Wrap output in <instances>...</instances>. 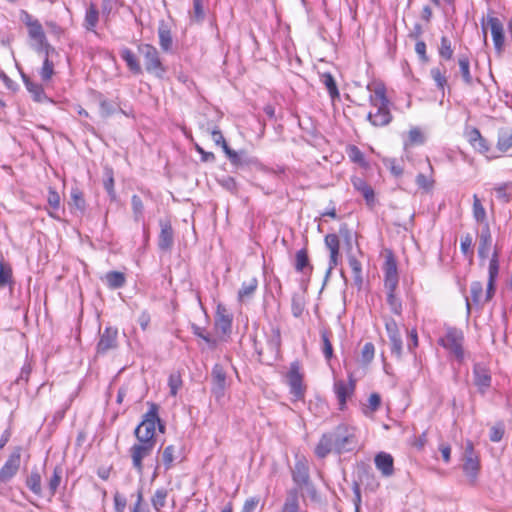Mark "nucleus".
<instances>
[{"label":"nucleus","mask_w":512,"mask_h":512,"mask_svg":"<svg viewBox=\"0 0 512 512\" xmlns=\"http://www.w3.org/2000/svg\"><path fill=\"white\" fill-rule=\"evenodd\" d=\"M358 444L354 427L339 424L324 433L317 443L314 453L319 459L326 458L330 453L341 455L353 451Z\"/></svg>","instance_id":"obj_1"},{"label":"nucleus","mask_w":512,"mask_h":512,"mask_svg":"<svg viewBox=\"0 0 512 512\" xmlns=\"http://www.w3.org/2000/svg\"><path fill=\"white\" fill-rule=\"evenodd\" d=\"M499 250L495 249L488 266V281L485 297L483 298V284L480 281H473L470 285L471 301L477 308H482L483 304L489 302L496 291V280L499 273Z\"/></svg>","instance_id":"obj_2"},{"label":"nucleus","mask_w":512,"mask_h":512,"mask_svg":"<svg viewBox=\"0 0 512 512\" xmlns=\"http://www.w3.org/2000/svg\"><path fill=\"white\" fill-rule=\"evenodd\" d=\"M370 104L377 109L375 113L369 112L367 120L375 127H383L392 121V114L389 110V100L383 86L375 88L374 93L369 97Z\"/></svg>","instance_id":"obj_3"},{"label":"nucleus","mask_w":512,"mask_h":512,"mask_svg":"<svg viewBox=\"0 0 512 512\" xmlns=\"http://www.w3.org/2000/svg\"><path fill=\"white\" fill-rule=\"evenodd\" d=\"M156 423L159 424L160 431H163L164 426L161 424L158 416V406L154 403H151L149 410L143 416L142 422L136 427L134 431L136 439L156 443Z\"/></svg>","instance_id":"obj_4"},{"label":"nucleus","mask_w":512,"mask_h":512,"mask_svg":"<svg viewBox=\"0 0 512 512\" xmlns=\"http://www.w3.org/2000/svg\"><path fill=\"white\" fill-rule=\"evenodd\" d=\"M481 25L484 41L486 42L487 40V29L489 28L492 35L494 48L498 54H501L505 45L504 26L501 20L493 15H488L486 21L484 18L481 20Z\"/></svg>","instance_id":"obj_5"},{"label":"nucleus","mask_w":512,"mask_h":512,"mask_svg":"<svg viewBox=\"0 0 512 512\" xmlns=\"http://www.w3.org/2000/svg\"><path fill=\"white\" fill-rule=\"evenodd\" d=\"M138 51L143 56L146 71L157 77H162L165 73V68L160 60L157 49L151 44H140Z\"/></svg>","instance_id":"obj_6"},{"label":"nucleus","mask_w":512,"mask_h":512,"mask_svg":"<svg viewBox=\"0 0 512 512\" xmlns=\"http://www.w3.org/2000/svg\"><path fill=\"white\" fill-rule=\"evenodd\" d=\"M26 17V25L28 27L29 37L35 41L34 49L38 53H55V48L47 42L41 23L37 19H32L29 15Z\"/></svg>","instance_id":"obj_7"},{"label":"nucleus","mask_w":512,"mask_h":512,"mask_svg":"<svg viewBox=\"0 0 512 512\" xmlns=\"http://www.w3.org/2000/svg\"><path fill=\"white\" fill-rule=\"evenodd\" d=\"M463 339L464 336L461 330L449 327L445 336L439 339V344L450 350L457 359L461 360L464 356Z\"/></svg>","instance_id":"obj_8"},{"label":"nucleus","mask_w":512,"mask_h":512,"mask_svg":"<svg viewBox=\"0 0 512 512\" xmlns=\"http://www.w3.org/2000/svg\"><path fill=\"white\" fill-rule=\"evenodd\" d=\"M156 446V443L137 440L129 449V454L132 459L134 469L142 474L143 473V460L150 456Z\"/></svg>","instance_id":"obj_9"},{"label":"nucleus","mask_w":512,"mask_h":512,"mask_svg":"<svg viewBox=\"0 0 512 512\" xmlns=\"http://www.w3.org/2000/svg\"><path fill=\"white\" fill-rule=\"evenodd\" d=\"M211 392L217 401H220L229 386L225 369L220 364H215L211 371Z\"/></svg>","instance_id":"obj_10"},{"label":"nucleus","mask_w":512,"mask_h":512,"mask_svg":"<svg viewBox=\"0 0 512 512\" xmlns=\"http://www.w3.org/2000/svg\"><path fill=\"white\" fill-rule=\"evenodd\" d=\"M384 287L397 289L399 283V275L397 261L391 250H386L385 261L383 264Z\"/></svg>","instance_id":"obj_11"},{"label":"nucleus","mask_w":512,"mask_h":512,"mask_svg":"<svg viewBox=\"0 0 512 512\" xmlns=\"http://www.w3.org/2000/svg\"><path fill=\"white\" fill-rule=\"evenodd\" d=\"M287 383L290 387V393L296 400H301L305 395V386L303 384V375L300 373L298 362H293L287 373Z\"/></svg>","instance_id":"obj_12"},{"label":"nucleus","mask_w":512,"mask_h":512,"mask_svg":"<svg viewBox=\"0 0 512 512\" xmlns=\"http://www.w3.org/2000/svg\"><path fill=\"white\" fill-rule=\"evenodd\" d=\"M118 347V329L116 327L107 326L100 333L99 341L96 346L97 355H105L109 351Z\"/></svg>","instance_id":"obj_13"},{"label":"nucleus","mask_w":512,"mask_h":512,"mask_svg":"<svg viewBox=\"0 0 512 512\" xmlns=\"http://www.w3.org/2000/svg\"><path fill=\"white\" fill-rule=\"evenodd\" d=\"M385 328L391 344V352L397 359H401L403 342L396 321L391 317H384Z\"/></svg>","instance_id":"obj_14"},{"label":"nucleus","mask_w":512,"mask_h":512,"mask_svg":"<svg viewBox=\"0 0 512 512\" xmlns=\"http://www.w3.org/2000/svg\"><path fill=\"white\" fill-rule=\"evenodd\" d=\"M21 447H16L9 455L3 467L0 469V482H8L11 480L20 468Z\"/></svg>","instance_id":"obj_15"},{"label":"nucleus","mask_w":512,"mask_h":512,"mask_svg":"<svg viewBox=\"0 0 512 512\" xmlns=\"http://www.w3.org/2000/svg\"><path fill=\"white\" fill-rule=\"evenodd\" d=\"M492 377L490 370L483 364L476 363L473 367V383L480 394L484 395L490 388Z\"/></svg>","instance_id":"obj_16"},{"label":"nucleus","mask_w":512,"mask_h":512,"mask_svg":"<svg viewBox=\"0 0 512 512\" xmlns=\"http://www.w3.org/2000/svg\"><path fill=\"white\" fill-rule=\"evenodd\" d=\"M355 390V379L352 374L349 375V383L344 380L334 382V392L339 402V409L343 410L346 406L347 399L351 397Z\"/></svg>","instance_id":"obj_17"},{"label":"nucleus","mask_w":512,"mask_h":512,"mask_svg":"<svg viewBox=\"0 0 512 512\" xmlns=\"http://www.w3.org/2000/svg\"><path fill=\"white\" fill-rule=\"evenodd\" d=\"M225 154L231 164L237 168L244 166H257L259 164L258 159L249 155L245 150L235 151L230 147H225Z\"/></svg>","instance_id":"obj_18"},{"label":"nucleus","mask_w":512,"mask_h":512,"mask_svg":"<svg viewBox=\"0 0 512 512\" xmlns=\"http://www.w3.org/2000/svg\"><path fill=\"white\" fill-rule=\"evenodd\" d=\"M161 231L158 238V247L162 251H170L174 244V231L170 221L160 220Z\"/></svg>","instance_id":"obj_19"},{"label":"nucleus","mask_w":512,"mask_h":512,"mask_svg":"<svg viewBox=\"0 0 512 512\" xmlns=\"http://www.w3.org/2000/svg\"><path fill=\"white\" fill-rule=\"evenodd\" d=\"M232 319V315L224 306H217L215 316V328L217 331H220L224 335L229 334L231 332Z\"/></svg>","instance_id":"obj_20"},{"label":"nucleus","mask_w":512,"mask_h":512,"mask_svg":"<svg viewBox=\"0 0 512 512\" xmlns=\"http://www.w3.org/2000/svg\"><path fill=\"white\" fill-rule=\"evenodd\" d=\"M463 470L472 482L475 481L477 472L479 470V462L478 459L474 457V449L471 443H468L466 447Z\"/></svg>","instance_id":"obj_21"},{"label":"nucleus","mask_w":512,"mask_h":512,"mask_svg":"<svg viewBox=\"0 0 512 512\" xmlns=\"http://www.w3.org/2000/svg\"><path fill=\"white\" fill-rule=\"evenodd\" d=\"M374 462L383 477H391L394 474V459L389 453L379 452Z\"/></svg>","instance_id":"obj_22"},{"label":"nucleus","mask_w":512,"mask_h":512,"mask_svg":"<svg viewBox=\"0 0 512 512\" xmlns=\"http://www.w3.org/2000/svg\"><path fill=\"white\" fill-rule=\"evenodd\" d=\"M324 241H325L326 247L330 251L329 269H328V273H329L338 264L340 243H339V238L336 234H327L325 236Z\"/></svg>","instance_id":"obj_23"},{"label":"nucleus","mask_w":512,"mask_h":512,"mask_svg":"<svg viewBox=\"0 0 512 512\" xmlns=\"http://www.w3.org/2000/svg\"><path fill=\"white\" fill-rule=\"evenodd\" d=\"M491 245H492V236H491L489 226L486 223V225L482 229L480 237H479L478 256L480 259L484 260L488 257Z\"/></svg>","instance_id":"obj_24"},{"label":"nucleus","mask_w":512,"mask_h":512,"mask_svg":"<svg viewBox=\"0 0 512 512\" xmlns=\"http://www.w3.org/2000/svg\"><path fill=\"white\" fill-rule=\"evenodd\" d=\"M159 45L164 52L172 50L173 39L171 29L165 21H160L158 27Z\"/></svg>","instance_id":"obj_25"},{"label":"nucleus","mask_w":512,"mask_h":512,"mask_svg":"<svg viewBox=\"0 0 512 512\" xmlns=\"http://www.w3.org/2000/svg\"><path fill=\"white\" fill-rule=\"evenodd\" d=\"M353 187L362 194L366 203L372 205L375 201V193L373 188L362 178L354 177L352 179Z\"/></svg>","instance_id":"obj_26"},{"label":"nucleus","mask_w":512,"mask_h":512,"mask_svg":"<svg viewBox=\"0 0 512 512\" xmlns=\"http://www.w3.org/2000/svg\"><path fill=\"white\" fill-rule=\"evenodd\" d=\"M23 82L26 89L31 93L34 101L43 103L48 100L42 85L33 82L28 76L22 74Z\"/></svg>","instance_id":"obj_27"},{"label":"nucleus","mask_w":512,"mask_h":512,"mask_svg":"<svg viewBox=\"0 0 512 512\" xmlns=\"http://www.w3.org/2000/svg\"><path fill=\"white\" fill-rule=\"evenodd\" d=\"M447 70L446 67L440 63L439 66L433 67L430 70V76L435 82V86L438 90L444 93L445 88L448 86V78H447Z\"/></svg>","instance_id":"obj_28"},{"label":"nucleus","mask_w":512,"mask_h":512,"mask_svg":"<svg viewBox=\"0 0 512 512\" xmlns=\"http://www.w3.org/2000/svg\"><path fill=\"white\" fill-rule=\"evenodd\" d=\"M459 65V72L465 85L471 87L474 84V79L470 71V60L466 54H461L457 59Z\"/></svg>","instance_id":"obj_29"},{"label":"nucleus","mask_w":512,"mask_h":512,"mask_svg":"<svg viewBox=\"0 0 512 512\" xmlns=\"http://www.w3.org/2000/svg\"><path fill=\"white\" fill-rule=\"evenodd\" d=\"M120 56L133 74L139 75L142 73V68L136 55L129 48H122L120 50Z\"/></svg>","instance_id":"obj_30"},{"label":"nucleus","mask_w":512,"mask_h":512,"mask_svg":"<svg viewBox=\"0 0 512 512\" xmlns=\"http://www.w3.org/2000/svg\"><path fill=\"white\" fill-rule=\"evenodd\" d=\"M26 486L27 488L35 495L42 496L43 495V489H42V477L40 472L34 468L32 469L30 475L26 478Z\"/></svg>","instance_id":"obj_31"},{"label":"nucleus","mask_w":512,"mask_h":512,"mask_svg":"<svg viewBox=\"0 0 512 512\" xmlns=\"http://www.w3.org/2000/svg\"><path fill=\"white\" fill-rule=\"evenodd\" d=\"M14 284L13 280V270L11 265L4 260L3 257L0 258V289L5 288L6 286H12Z\"/></svg>","instance_id":"obj_32"},{"label":"nucleus","mask_w":512,"mask_h":512,"mask_svg":"<svg viewBox=\"0 0 512 512\" xmlns=\"http://www.w3.org/2000/svg\"><path fill=\"white\" fill-rule=\"evenodd\" d=\"M103 280L110 289H119L126 284V276L123 272L109 271L105 274Z\"/></svg>","instance_id":"obj_33"},{"label":"nucleus","mask_w":512,"mask_h":512,"mask_svg":"<svg viewBox=\"0 0 512 512\" xmlns=\"http://www.w3.org/2000/svg\"><path fill=\"white\" fill-rule=\"evenodd\" d=\"M294 266L297 272L305 273L306 270H308L309 273L312 272L313 266L310 264L308 252L305 248L296 252Z\"/></svg>","instance_id":"obj_34"},{"label":"nucleus","mask_w":512,"mask_h":512,"mask_svg":"<svg viewBox=\"0 0 512 512\" xmlns=\"http://www.w3.org/2000/svg\"><path fill=\"white\" fill-rule=\"evenodd\" d=\"M348 264L352 271L354 284L358 290H361L363 286L362 265L360 261L357 260L356 257L353 255H350L348 257Z\"/></svg>","instance_id":"obj_35"},{"label":"nucleus","mask_w":512,"mask_h":512,"mask_svg":"<svg viewBox=\"0 0 512 512\" xmlns=\"http://www.w3.org/2000/svg\"><path fill=\"white\" fill-rule=\"evenodd\" d=\"M258 287V280L255 277L250 278L248 281H244L241 285V288L238 291V299L239 301H245L246 299H250Z\"/></svg>","instance_id":"obj_36"},{"label":"nucleus","mask_w":512,"mask_h":512,"mask_svg":"<svg viewBox=\"0 0 512 512\" xmlns=\"http://www.w3.org/2000/svg\"><path fill=\"white\" fill-rule=\"evenodd\" d=\"M280 347H281L280 329L278 327L272 328L271 335L269 336V338L267 340V349L272 356L277 357L280 352Z\"/></svg>","instance_id":"obj_37"},{"label":"nucleus","mask_w":512,"mask_h":512,"mask_svg":"<svg viewBox=\"0 0 512 512\" xmlns=\"http://www.w3.org/2000/svg\"><path fill=\"white\" fill-rule=\"evenodd\" d=\"M320 81L328 90L329 96L331 97L332 100L340 97L336 81L331 73H322L320 75Z\"/></svg>","instance_id":"obj_38"},{"label":"nucleus","mask_w":512,"mask_h":512,"mask_svg":"<svg viewBox=\"0 0 512 512\" xmlns=\"http://www.w3.org/2000/svg\"><path fill=\"white\" fill-rule=\"evenodd\" d=\"M99 20V11L94 4H91L85 14L84 27L88 31H95Z\"/></svg>","instance_id":"obj_39"},{"label":"nucleus","mask_w":512,"mask_h":512,"mask_svg":"<svg viewBox=\"0 0 512 512\" xmlns=\"http://www.w3.org/2000/svg\"><path fill=\"white\" fill-rule=\"evenodd\" d=\"M62 474H63L62 466H60V465L55 466L51 477L48 479V492H49L50 497H53L56 494V492L59 488V485L61 483Z\"/></svg>","instance_id":"obj_40"},{"label":"nucleus","mask_w":512,"mask_h":512,"mask_svg":"<svg viewBox=\"0 0 512 512\" xmlns=\"http://www.w3.org/2000/svg\"><path fill=\"white\" fill-rule=\"evenodd\" d=\"M497 149L506 152L512 148V129H502L498 133Z\"/></svg>","instance_id":"obj_41"},{"label":"nucleus","mask_w":512,"mask_h":512,"mask_svg":"<svg viewBox=\"0 0 512 512\" xmlns=\"http://www.w3.org/2000/svg\"><path fill=\"white\" fill-rule=\"evenodd\" d=\"M321 342H322V352L327 361H329L333 357V346L331 343L332 333L328 329H321Z\"/></svg>","instance_id":"obj_42"},{"label":"nucleus","mask_w":512,"mask_h":512,"mask_svg":"<svg viewBox=\"0 0 512 512\" xmlns=\"http://www.w3.org/2000/svg\"><path fill=\"white\" fill-rule=\"evenodd\" d=\"M293 480L298 485H305L309 481L308 468L302 462H297L293 470Z\"/></svg>","instance_id":"obj_43"},{"label":"nucleus","mask_w":512,"mask_h":512,"mask_svg":"<svg viewBox=\"0 0 512 512\" xmlns=\"http://www.w3.org/2000/svg\"><path fill=\"white\" fill-rule=\"evenodd\" d=\"M438 53L443 60L449 61L453 58L454 49L451 40L447 36L441 37Z\"/></svg>","instance_id":"obj_44"},{"label":"nucleus","mask_w":512,"mask_h":512,"mask_svg":"<svg viewBox=\"0 0 512 512\" xmlns=\"http://www.w3.org/2000/svg\"><path fill=\"white\" fill-rule=\"evenodd\" d=\"M425 142V136L422 133L421 129L418 127H414L409 130L408 133V139L404 143V148L407 149L408 147L414 146V145H422Z\"/></svg>","instance_id":"obj_45"},{"label":"nucleus","mask_w":512,"mask_h":512,"mask_svg":"<svg viewBox=\"0 0 512 512\" xmlns=\"http://www.w3.org/2000/svg\"><path fill=\"white\" fill-rule=\"evenodd\" d=\"M168 497V490L165 488H159L155 491L151 498V504L156 512H161V509L166 505V499Z\"/></svg>","instance_id":"obj_46"},{"label":"nucleus","mask_w":512,"mask_h":512,"mask_svg":"<svg viewBox=\"0 0 512 512\" xmlns=\"http://www.w3.org/2000/svg\"><path fill=\"white\" fill-rule=\"evenodd\" d=\"M387 290V303L391 309V311L396 315H401L402 313V303L399 298L396 297L395 291L396 289L385 288Z\"/></svg>","instance_id":"obj_47"},{"label":"nucleus","mask_w":512,"mask_h":512,"mask_svg":"<svg viewBox=\"0 0 512 512\" xmlns=\"http://www.w3.org/2000/svg\"><path fill=\"white\" fill-rule=\"evenodd\" d=\"M282 512H299V500L296 491H290L288 493Z\"/></svg>","instance_id":"obj_48"},{"label":"nucleus","mask_w":512,"mask_h":512,"mask_svg":"<svg viewBox=\"0 0 512 512\" xmlns=\"http://www.w3.org/2000/svg\"><path fill=\"white\" fill-rule=\"evenodd\" d=\"M44 53V60H43V66L40 70V77L43 81H49L53 74H54V64L52 61L49 60V56L51 53L47 54V52Z\"/></svg>","instance_id":"obj_49"},{"label":"nucleus","mask_w":512,"mask_h":512,"mask_svg":"<svg viewBox=\"0 0 512 512\" xmlns=\"http://www.w3.org/2000/svg\"><path fill=\"white\" fill-rule=\"evenodd\" d=\"M71 205L81 212H84L86 209V201L83 192L79 188L71 190Z\"/></svg>","instance_id":"obj_50"},{"label":"nucleus","mask_w":512,"mask_h":512,"mask_svg":"<svg viewBox=\"0 0 512 512\" xmlns=\"http://www.w3.org/2000/svg\"><path fill=\"white\" fill-rule=\"evenodd\" d=\"M305 309L304 297L300 294H294L291 300V311L294 317L298 318L303 314Z\"/></svg>","instance_id":"obj_51"},{"label":"nucleus","mask_w":512,"mask_h":512,"mask_svg":"<svg viewBox=\"0 0 512 512\" xmlns=\"http://www.w3.org/2000/svg\"><path fill=\"white\" fill-rule=\"evenodd\" d=\"M473 216L478 223L486 221V211L476 194L473 195Z\"/></svg>","instance_id":"obj_52"},{"label":"nucleus","mask_w":512,"mask_h":512,"mask_svg":"<svg viewBox=\"0 0 512 512\" xmlns=\"http://www.w3.org/2000/svg\"><path fill=\"white\" fill-rule=\"evenodd\" d=\"M193 2V9L190 13V17L192 21L195 22H201L205 18V11L203 2L204 0H192Z\"/></svg>","instance_id":"obj_53"},{"label":"nucleus","mask_w":512,"mask_h":512,"mask_svg":"<svg viewBox=\"0 0 512 512\" xmlns=\"http://www.w3.org/2000/svg\"><path fill=\"white\" fill-rule=\"evenodd\" d=\"M103 185L105 190L107 191L108 195L112 200L116 199V192L114 189V177H113V171L112 169L106 168L105 169V179L103 181Z\"/></svg>","instance_id":"obj_54"},{"label":"nucleus","mask_w":512,"mask_h":512,"mask_svg":"<svg viewBox=\"0 0 512 512\" xmlns=\"http://www.w3.org/2000/svg\"><path fill=\"white\" fill-rule=\"evenodd\" d=\"M131 205L135 221H140L143 217L144 204L138 195H133Z\"/></svg>","instance_id":"obj_55"},{"label":"nucleus","mask_w":512,"mask_h":512,"mask_svg":"<svg viewBox=\"0 0 512 512\" xmlns=\"http://www.w3.org/2000/svg\"><path fill=\"white\" fill-rule=\"evenodd\" d=\"M505 433V426L503 422H497L490 428L489 439L492 442H500Z\"/></svg>","instance_id":"obj_56"},{"label":"nucleus","mask_w":512,"mask_h":512,"mask_svg":"<svg viewBox=\"0 0 512 512\" xmlns=\"http://www.w3.org/2000/svg\"><path fill=\"white\" fill-rule=\"evenodd\" d=\"M168 385H169V388H170V394L172 396H176L177 395V392L178 390L181 388L182 386V379H181V375L178 373V372H175V373H172L170 376H169V379H168Z\"/></svg>","instance_id":"obj_57"},{"label":"nucleus","mask_w":512,"mask_h":512,"mask_svg":"<svg viewBox=\"0 0 512 512\" xmlns=\"http://www.w3.org/2000/svg\"><path fill=\"white\" fill-rule=\"evenodd\" d=\"M383 163L394 176L399 177L403 174V167L395 158L385 159Z\"/></svg>","instance_id":"obj_58"},{"label":"nucleus","mask_w":512,"mask_h":512,"mask_svg":"<svg viewBox=\"0 0 512 512\" xmlns=\"http://www.w3.org/2000/svg\"><path fill=\"white\" fill-rule=\"evenodd\" d=\"M117 110V107L116 105H114L113 102L107 100V99H102L100 101V114L102 117L104 118H107L111 115H113Z\"/></svg>","instance_id":"obj_59"},{"label":"nucleus","mask_w":512,"mask_h":512,"mask_svg":"<svg viewBox=\"0 0 512 512\" xmlns=\"http://www.w3.org/2000/svg\"><path fill=\"white\" fill-rule=\"evenodd\" d=\"M348 156L351 159V161L354 163H358L360 165L365 164L364 154L355 145H351L348 147Z\"/></svg>","instance_id":"obj_60"},{"label":"nucleus","mask_w":512,"mask_h":512,"mask_svg":"<svg viewBox=\"0 0 512 512\" xmlns=\"http://www.w3.org/2000/svg\"><path fill=\"white\" fill-rule=\"evenodd\" d=\"M374 353H375V347H374L373 343L367 342L362 348V352H361L362 362L366 365L369 364L374 358Z\"/></svg>","instance_id":"obj_61"},{"label":"nucleus","mask_w":512,"mask_h":512,"mask_svg":"<svg viewBox=\"0 0 512 512\" xmlns=\"http://www.w3.org/2000/svg\"><path fill=\"white\" fill-rule=\"evenodd\" d=\"M175 448L173 445L165 447L162 453V461L165 468L168 470L171 468L174 461Z\"/></svg>","instance_id":"obj_62"},{"label":"nucleus","mask_w":512,"mask_h":512,"mask_svg":"<svg viewBox=\"0 0 512 512\" xmlns=\"http://www.w3.org/2000/svg\"><path fill=\"white\" fill-rule=\"evenodd\" d=\"M192 329H193L194 335L203 339L209 345V347L215 348L217 346L216 339L210 337L208 334H205L204 330L201 327H199L197 325H193Z\"/></svg>","instance_id":"obj_63"},{"label":"nucleus","mask_w":512,"mask_h":512,"mask_svg":"<svg viewBox=\"0 0 512 512\" xmlns=\"http://www.w3.org/2000/svg\"><path fill=\"white\" fill-rule=\"evenodd\" d=\"M32 372V366L30 363L26 362L22 368H21V372H20V375L18 376V378L15 380V383L17 385H23V384H27L28 380H29V377H30V374Z\"/></svg>","instance_id":"obj_64"}]
</instances>
